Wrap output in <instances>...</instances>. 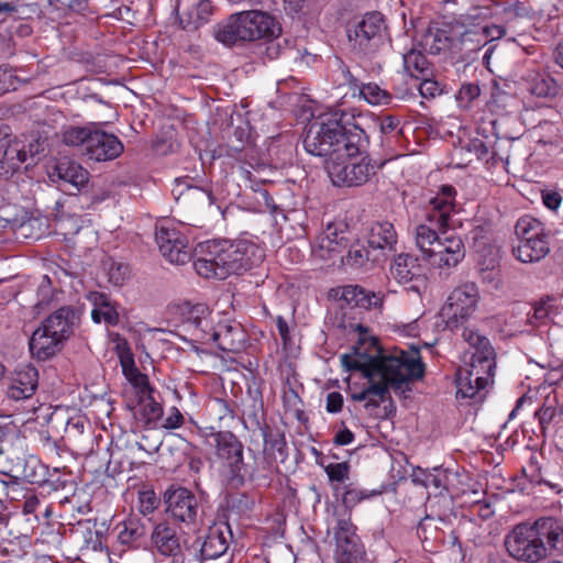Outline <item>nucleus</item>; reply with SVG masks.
Segmentation results:
<instances>
[{"mask_svg": "<svg viewBox=\"0 0 563 563\" xmlns=\"http://www.w3.org/2000/svg\"><path fill=\"white\" fill-rule=\"evenodd\" d=\"M342 363L349 371H357L368 379L369 385L360 393L351 395L354 401L366 400L365 408H378L391 397L389 388L396 393L410 390L411 382L419 380L424 375V364L418 349L410 352L394 349L387 354L378 352L375 356L360 353L342 355Z\"/></svg>", "mask_w": 563, "mask_h": 563, "instance_id": "f257e3e1", "label": "nucleus"}, {"mask_svg": "<svg viewBox=\"0 0 563 563\" xmlns=\"http://www.w3.org/2000/svg\"><path fill=\"white\" fill-rule=\"evenodd\" d=\"M504 544L507 553L522 563H538L548 556L562 555L563 522L554 517L520 522L506 534Z\"/></svg>", "mask_w": 563, "mask_h": 563, "instance_id": "f03ea898", "label": "nucleus"}, {"mask_svg": "<svg viewBox=\"0 0 563 563\" xmlns=\"http://www.w3.org/2000/svg\"><path fill=\"white\" fill-rule=\"evenodd\" d=\"M263 260V250L252 242L208 241L201 247V256L194 262V268L201 277L225 279L260 265Z\"/></svg>", "mask_w": 563, "mask_h": 563, "instance_id": "7ed1b4c3", "label": "nucleus"}, {"mask_svg": "<svg viewBox=\"0 0 563 563\" xmlns=\"http://www.w3.org/2000/svg\"><path fill=\"white\" fill-rule=\"evenodd\" d=\"M282 26L267 12L249 10L231 14L225 21L214 27V37L227 46L255 42L272 41L279 37Z\"/></svg>", "mask_w": 563, "mask_h": 563, "instance_id": "20e7f679", "label": "nucleus"}, {"mask_svg": "<svg viewBox=\"0 0 563 563\" xmlns=\"http://www.w3.org/2000/svg\"><path fill=\"white\" fill-rule=\"evenodd\" d=\"M486 19L487 13L481 8H474L465 14L454 16V40L460 51L466 53L477 52L487 46L483 63L488 66L496 47L492 43L505 36L507 31L503 25L486 23Z\"/></svg>", "mask_w": 563, "mask_h": 563, "instance_id": "39448f33", "label": "nucleus"}, {"mask_svg": "<svg viewBox=\"0 0 563 563\" xmlns=\"http://www.w3.org/2000/svg\"><path fill=\"white\" fill-rule=\"evenodd\" d=\"M214 442L216 455L220 460L228 483L233 487L243 486L247 481L258 477L260 468L257 457L253 454V461L244 459V445L231 431H218L211 433Z\"/></svg>", "mask_w": 563, "mask_h": 563, "instance_id": "423d86ee", "label": "nucleus"}, {"mask_svg": "<svg viewBox=\"0 0 563 563\" xmlns=\"http://www.w3.org/2000/svg\"><path fill=\"white\" fill-rule=\"evenodd\" d=\"M63 142L68 146L80 147L89 159L107 162L119 157L124 150L120 139L98 129L96 123L87 126H67L63 131Z\"/></svg>", "mask_w": 563, "mask_h": 563, "instance_id": "0eeeda50", "label": "nucleus"}, {"mask_svg": "<svg viewBox=\"0 0 563 563\" xmlns=\"http://www.w3.org/2000/svg\"><path fill=\"white\" fill-rule=\"evenodd\" d=\"M232 531L227 522H217L199 534L186 548V555L180 563H205L209 561L231 562L228 553L232 540Z\"/></svg>", "mask_w": 563, "mask_h": 563, "instance_id": "6e6552de", "label": "nucleus"}, {"mask_svg": "<svg viewBox=\"0 0 563 563\" xmlns=\"http://www.w3.org/2000/svg\"><path fill=\"white\" fill-rule=\"evenodd\" d=\"M515 233L519 243L514 247V254L523 263L538 262L550 252V232L544 223L531 217H521L516 225Z\"/></svg>", "mask_w": 563, "mask_h": 563, "instance_id": "1a4fd4ad", "label": "nucleus"}, {"mask_svg": "<svg viewBox=\"0 0 563 563\" xmlns=\"http://www.w3.org/2000/svg\"><path fill=\"white\" fill-rule=\"evenodd\" d=\"M339 113L340 111H335L318 117L308 124L303 137L305 150L311 155L323 157L325 169L327 162L333 159L334 141L341 136Z\"/></svg>", "mask_w": 563, "mask_h": 563, "instance_id": "9d476101", "label": "nucleus"}, {"mask_svg": "<svg viewBox=\"0 0 563 563\" xmlns=\"http://www.w3.org/2000/svg\"><path fill=\"white\" fill-rule=\"evenodd\" d=\"M44 151L40 139L21 140L14 137L0 139V176L10 177L16 173L23 164L25 168L35 164V157Z\"/></svg>", "mask_w": 563, "mask_h": 563, "instance_id": "9b49d317", "label": "nucleus"}, {"mask_svg": "<svg viewBox=\"0 0 563 563\" xmlns=\"http://www.w3.org/2000/svg\"><path fill=\"white\" fill-rule=\"evenodd\" d=\"M339 130L341 136L334 141L333 161L353 158L366 152L369 140L364 129L356 122L355 117L340 111Z\"/></svg>", "mask_w": 563, "mask_h": 563, "instance_id": "f8f14e48", "label": "nucleus"}, {"mask_svg": "<svg viewBox=\"0 0 563 563\" xmlns=\"http://www.w3.org/2000/svg\"><path fill=\"white\" fill-rule=\"evenodd\" d=\"M478 290L475 284L467 283L456 287L443 306L441 314L445 318L446 328L459 330L474 313L477 307Z\"/></svg>", "mask_w": 563, "mask_h": 563, "instance_id": "ddd939ff", "label": "nucleus"}, {"mask_svg": "<svg viewBox=\"0 0 563 563\" xmlns=\"http://www.w3.org/2000/svg\"><path fill=\"white\" fill-rule=\"evenodd\" d=\"M383 165L372 164L368 156L362 157L360 162L330 159L327 162V173L335 186L358 187L366 184Z\"/></svg>", "mask_w": 563, "mask_h": 563, "instance_id": "4468645a", "label": "nucleus"}, {"mask_svg": "<svg viewBox=\"0 0 563 563\" xmlns=\"http://www.w3.org/2000/svg\"><path fill=\"white\" fill-rule=\"evenodd\" d=\"M334 539L335 563H368L365 547L350 519L338 520Z\"/></svg>", "mask_w": 563, "mask_h": 563, "instance_id": "2eb2a0df", "label": "nucleus"}, {"mask_svg": "<svg viewBox=\"0 0 563 563\" xmlns=\"http://www.w3.org/2000/svg\"><path fill=\"white\" fill-rule=\"evenodd\" d=\"M386 24L378 11L366 13L353 31H349V40L365 54L375 53L385 41Z\"/></svg>", "mask_w": 563, "mask_h": 563, "instance_id": "dca6fc26", "label": "nucleus"}, {"mask_svg": "<svg viewBox=\"0 0 563 563\" xmlns=\"http://www.w3.org/2000/svg\"><path fill=\"white\" fill-rule=\"evenodd\" d=\"M462 329V338L468 344V349L463 354V364L478 366L482 373L495 371L496 351L490 340L478 329L470 327Z\"/></svg>", "mask_w": 563, "mask_h": 563, "instance_id": "f3484780", "label": "nucleus"}, {"mask_svg": "<svg viewBox=\"0 0 563 563\" xmlns=\"http://www.w3.org/2000/svg\"><path fill=\"white\" fill-rule=\"evenodd\" d=\"M150 540L153 552L161 556L178 561V559H183L186 555L184 553L186 543L184 532L179 527L167 521L159 522L154 527Z\"/></svg>", "mask_w": 563, "mask_h": 563, "instance_id": "a211bd4d", "label": "nucleus"}, {"mask_svg": "<svg viewBox=\"0 0 563 563\" xmlns=\"http://www.w3.org/2000/svg\"><path fill=\"white\" fill-rule=\"evenodd\" d=\"M155 241L162 255L174 264H185L190 260L187 238L165 222L156 223Z\"/></svg>", "mask_w": 563, "mask_h": 563, "instance_id": "6ab92c4d", "label": "nucleus"}, {"mask_svg": "<svg viewBox=\"0 0 563 563\" xmlns=\"http://www.w3.org/2000/svg\"><path fill=\"white\" fill-rule=\"evenodd\" d=\"M166 512L176 521L196 522L200 509L197 496L186 487H170L164 494Z\"/></svg>", "mask_w": 563, "mask_h": 563, "instance_id": "aec40b11", "label": "nucleus"}, {"mask_svg": "<svg viewBox=\"0 0 563 563\" xmlns=\"http://www.w3.org/2000/svg\"><path fill=\"white\" fill-rule=\"evenodd\" d=\"M495 371H482L473 364L462 365L456 372V397L483 401L485 388L493 378Z\"/></svg>", "mask_w": 563, "mask_h": 563, "instance_id": "412c9836", "label": "nucleus"}, {"mask_svg": "<svg viewBox=\"0 0 563 563\" xmlns=\"http://www.w3.org/2000/svg\"><path fill=\"white\" fill-rule=\"evenodd\" d=\"M49 179L67 195H77L87 188L89 172L76 162L60 161L48 174Z\"/></svg>", "mask_w": 563, "mask_h": 563, "instance_id": "4be33fe9", "label": "nucleus"}, {"mask_svg": "<svg viewBox=\"0 0 563 563\" xmlns=\"http://www.w3.org/2000/svg\"><path fill=\"white\" fill-rule=\"evenodd\" d=\"M366 241L369 252L374 253V262H384L389 254L396 252L397 233L394 224L388 221H376L366 229Z\"/></svg>", "mask_w": 563, "mask_h": 563, "instance_id": "5701e85b", "label": "nucleus"}, {"mask_svg": "<svg viewBox=\"0 0 563 563\" xmlns=\"http://www.w3.org/2000/svg\"><path fill=\"white\" fill-rule=\"evenodd\" d=\"M420 46L430 55H441L455 46L454 18L451 21H432L421 35Z\"/></svg>", "mask_w": 563, "mask_h": 563, "instance_id": "b1692460", "label": "nucleus"}, {"mask_svg": "<svg viewBox=\"0 0 563 563\" xmlns=\"http://www.w3.org/2000/svg\"><path fill=\"white\" fill-rule=\"evenodd\" d=\"M434 246L427 260L433 267L451 269L465 257V246L459 235L442 232L440 242Z\"/></svg>", "mask_w": 563, "mask_h": 563, "instance_id": "393cba45", "label": "nucleus"}, {"mask_svg": "<svg viewBox=\"0 0 563 563\" xmlns=\"http://www.w3.org/2000/svg\"><path fill=\"white\" fill-rule=\"evenodd\" d=\"M257 428L264 441L263 461L258 468L260 471H271L278 461L284 462L287 457L286 439L284 433L273 430L266 422L257 421Z\"/></svg>", "mask_w": 563, "mask_h": 563, "instance_id": "a878e982", "label": "nucleus"}, {"mask_svg": "<svg viewBox=\"0 0 563 563\" xmlns=\"http://www.w3.org/2000/svg\"><path fill=\"white\" fill-rule=\"evenodd\" d=\"M176 12L181 29L192 32L209 21L212 4L210 0H177Z\"/></svg>", "mask_w": 563, "mask_h": 563, "instance_id": "bb28decb", "label": "nucleus"}, {"mask_svg": "<svg viewBox=\"0 0 563 563\" xmlns=\"http://www.w3.org/2000/svg\"><path fill=\"white\" fill-rule=\"evenodd\" d=\"M81 312L74 306H63L43 320L42 327L62 341H67L80 323Z\"/></svg>", "mask_w": 563, "mask_h": 563, "instance_id": "cd10ccee", "label": "nucleus"}, {"mask_svg": "<svg viewBox=\"0 0 563 563\" xmlns=\"http://www.w3.org/2000/svg\"><path fill=\"white\" fill-rule=\"evenodd\" d=\"M187 177L176 178L173 195L183 209L199 210L210 207L213 202L211 191L187 184Z\"/></svg>", "mask_w": 563, "mask_h": 563, "instance_id": "c85d7f7f", "label": "nucleus"}, {"mask_svg": "<svg viewBox=\"0 0 563 563\" xmlns=\"http://www.w3.org/2000/svg\"><path fill=\"white\" fill-rule=\"evenodd\" d=\"M38 373L32 365L15 368L10 378L7 396L13 400L31 398L37 389Z\"/></svg>", "mask_w": 563, "mask_h": 563, "instance_id": "c756f323", "label": "nucleus"}, {"mask_svg": "<svg viewBox=\"0 0 563 563\" xmlns=\"http://www.w3.org/2000/svg\"><path fill=\"white\" fill-rule=\"evenodd\" d=\"M86 298L93 306L91 319L95 323L103 321L109 327H117L120 323L118 303L112 301L108 294L95 290L89 291Z\"/></svg>", "mask_w": 563, "mask_h": 563, "instance_id": "7c9ffc66", "label": "nucleus"}, {"mask_svg": "<svg viewBox=\"0 0 563 563\" xmlns=\"http://www.w3.org/2000/svg\"><path fill=\"white\" fill-rule=\"evenodd\" d=\"M455 189L453 186L444 185L441 187V195L434 197L430 203L431 210L427 213V221L434 223L439 229L450 227L451 212L453 211V200Z\"/></svg>", "mask_w": 563, "mask_h": 563, "instance_id": "2f4dec72", "label": "nucleus"}, {"mask_svg": "<svg viewBox=\"0 0 563 563\" xmlns=\"http://www.w3.org/2000/svg\"><path fill=\"white\" fill-rule=\"evenodd\" d=\"M210 338L224 352L239 353L246 346V333L241 324H220Z\"/></svg>", "mask_w": 563, "mask_h": 563, "instance_id": "473e14b6", "label": "nucleus"}, {"mask_svg": "<svg viewBox=\"0 0 563 563\" xmlns=\"http://www.w3.org/2000/svg\"><path fill=\"white\" fill-rule=\"evenodd\" d=\"M340 299L352 308L371 310L383 306L384 296L380 292L367 290L360 285H346L341 288Z\"/></svg>", "mask_w": 563, "mask_h": 563, "instance_id": "72a5a7b5", "label": "nucleus"}, {"mask_svg": "<svg viewBox=\"0 0 563 563\" xmlns=\"http://www.w3.org/2000/svg\"><path fill=\"white\" fill-rule=\"evenodd\" d=\"M556 299L552 296H542L539 300H536L531 306V311L527 313L525 320V328L520 330L521 333H532L541 325H547L551 316L555 313Z\"/></svg>", "mask_w": 563, "mask_h": 563, "instance_id": "f704fd0d", "label": "nucleus"}, {"mask_svg": "<svg viewBox=\"0 0 563 563\" xmlns=\"http://www.w3.org/2000/svg\"><path fill=\"white\" fill-rule=\"evenodd\" d=\"M63 344L64 341L47 332L42 325L33 332L29 343L33 356L41 361L54 356L62 349Z\"/></svg>", "mask_w": 563, "mask_h": 563, "instance_id": "c9c22d12", "label": "nucleus"}, {"mask_svg": "<svg viewBox=\"0 0 563 563\" xmlns=\"http://www.w3.org/2000/svg\"><path fill=\"white\" fill-rule=\"evenodd\" d=\"M536 418L544 435L551 437L555 445L563 450V423L556 408L542 406L536 411Z\"/></svg>", "mask_w": 563, "mask_h": 563, "instance_id": "e433bc0d", "label": "nucleus"}, {"mask_svg": "<svg viewBox=\"0 0 563 563\" xmlns=\"http://www.w3.org/2000/svg\"><path fill=\"white\" fill-rule=\"evenodd\" d=\"M499 252L496 247L484 246L478 253L477 271L484 283L496 287L499 277Z\"/></svg>", "mask_w": 563, "mask_h": 563, "instance_id": "4c0bfd02", "label": "nucleus"}, {"mask_svg": "<svg viewBox=\"0 0 563 563\" xmlns=\"http://www.w3.org/2000/svg\"><path fill=\"white\" fill-rule=\"evenodd\" d=\"M404 68L413 78H424L433 75V65L422 52L411 48L404 54Z\"/></svg>", "mask_w": 563, "mask_h": 563, "instance_id": "58836bf2", "label": "nucleus"}, {"mask_svg": "<svg viewBox=\"0 0 563 563\" xmlns=\"http://www.w3.org/2000/svg\"><path fill=\"white\" fill-rule=\"evenodd\" d=\"M529 91L538 98L553 99L561 92V85L549 73H537L529 86Z\"/></svg>", "mask_w": 563, "mask_h": 563, "instance_id": "ea45409f", "label": "nucleus"}, {"mask_svg": "<svg viewBox=\"0 0 563 563\" xmlns=\"http://www.w3.org/2000/svg\"><path fill=\"white\" fill-rule=\"evenodd\" d=\"M437 230L440 229L431 222L428 224H419L416 228V244L424 260L429 258L431 251L435 249V243H439L442 238V233L439 234Z\"/></svg>", "mask_w": 563, "mask_h": 563, "instance_id": "a19ab883", "label": "nucleus"}, {"mask_svg": "<svg viewBox=\"0 0 563 563\" xmlns=\"http://www.w3.org/2000/svg\"><path fill=\"white\" fill-rule=\"evenodd\" d=\"M418 258L410 254H399L391 266V274L400 283H409L419 275Z\"/></svg>", "mask_w": 563, "mask_h": 563, "instance_id": "79ce46f5", "label": "nucleus"}, {"mask_svg": "<svg viewBox=\"0 0 563 563\" xmlns=\"http://www.w3.org/2000/svg\"><path fill=\"white\" fill-rule=\"evenodd\" d=\"M121 544L134 545L145 536V526L140 518H129L117 526Z\"/></svg>", "mask_w": 563, "mask_h": 563, "instance_id": "37998d69", "label": "nucleus"}, {"mask_svg": "<svg viewBox=\"0 0 563 563\" xmlns=\"http://www.w3.org/2000/svg\"><path fill=\"white\" fill-rule=\"evenodd\" d=\"M374 262V253L369 252V247H365L360 242L353 243L346 255L342 257L343 265L351 267H362L367 262Z\"/></svg>", "mask_w": 563, "mask_h": 563, "instance_id": "c03bdc74", "label": "nucleus"}, {"mask_svg": "<svg viewBox=\"0 0 563 563\" xmlns=\"http://www.w3.org/2000/svg\"><path fill=\"white\" fill-rule=\"evenodd\" d=\"M379 490H366L362 488L354 487L352 484H349L344 487V493L342 496V503L346 508H353L361 501L379 495Z\"/></svg>", "mask_w": 563, "mask_h": 563, "instance_id": "a18cd8bd", "label": "nucleus"}, {"mask_svg": "<svg viewBox=\"0 0 563 563\" xmlns=\"http://www.w3.org/2000/svg\"><path fill=\"white\" fill-rule=\"evenodd\" d=\"M360 95L372 104H387L391 99V96L386 90H383L374 82L361 84Z\"/></svg>", "mask_w": 563, "mask_h": 563, "instance_id": "49530a36", "label": "nucleus"}, {"mask_svg": "<svg viewBox=\"0 0 563 563\" xmlns=\"http://www.w3.org/2000/svg\"><path fill=\"white\" fill-rule=\"evenodd\" d=\"M141 412L146 423L156 422L163 415V407L157 402L153 394L140 398Z\"/></svg>", "mask_w": 563, "mask_h": 563, "instance_id": "de8ad7c7", "label": "nucleus"}, {"mask_svg": "<svg viewBox=\"0 0 563 563\" xmlns=\"http://www.w3.org/2000/svg\"><path fill=\"white\" fill-rule=\"evenodd\" d=\"M19 478V484L21 481H25L30 484H41L43 478V465L35 457H30L24 461V467L21 476H16Z\"/></svg>", "mask_w": 563, "mask_h": 563, "instance_id": "09e8293b", "label": "nucleus"}, {"mask_svg": "<svg viewBox=\"0 0 563 563\" xmlns=\"http://www.w3.org/2000/svg\"><path fill=\"white\" fill-rule=\"evenodd\" d=\"M210 316L209 308L206 305H196L194 306L188 316V322H190L197 330H200L203 335L202 340L206 339L207 328L210 327V322L208 321V317Z\"/></svg>", "mask_w": 563, "mask_h": 563, "instance_id": "8fccbe9b", "label": "nucleus"}, {"mask_svg": "<svg viewBox=\"0 0 563 563\" xmlns=\"http://www.w3.org/2000/svg\"><path fill=\"white\" fill-rule=\"evenodd\" d=\"M108 279L114 286H122L130 278V268L126 264L118 263L112 260L107 262Z\"/></svg>", "mask_w": 563, "mask_h": 563, "instance_id": "3c124183", "label": "nucleus"}, {"mask_svg": "<svg viewBox=\"0 0 563 563\" xmlns=\"http://www.w3.org/2000/svg\"><path fill=\"white\" fill-rule=\"evenodd\" d=\"M481 95V88L476 84H463L457 92V101L463 108H468L471 103Z\"/></svg>", "mask_w": 563, "mask_h": 563, "instance_id": "603ef678", "label": "nucleus"}, {"mask_svg": "<svg viewBox=\"0 0 563 563\" xmlns=\"http://www.w3.org/2000/svg\"><path fill=\"white\" fill-rule=\"evenodd\" d=\"M330 482L342 483L349 477L350 466L347 463H331L324 467Z\"/></svg>", "mask_w": 563, "mask_h": 563, "instance_id": "864d4df0", "label": "nucleus"}, {"mask_svg": "<svg viewBox=\"0 0 563 563\" xmlns=\"http://www.w3.org/2000/svg\"><path fill=\"white\" fill-rule=\"evenodd\" d=\"M420 79L421 82L419 85V92L421 97L426 99H431L442 92L440 85L438 84V81L431 79V76H426L424 78Z\"/></svg>", "mask_w": 563, "mask_h": 563, "instance_id": "5fc2aeb1", "label": "nucleus"}, {"mask_svg": "<svg viewBox=\"0 0 563 563\" xmlns=\"http://www.w3.org/2000/svg\"><path fill=\"white\" fill-rule=\"evenodd\" d=\"M18 88V79L13 75L12 70L0 67V96L15 90Z\"/></svg>", "mask_w": 563, "mask_h": 563, "instance_id": "6e6d98bb", "label": "nucleus"}, {"mask_svg": "<svg viewBox=\"0 0 563 563\" xmlns=\"http://www.w3.org/2000/svg\"><path fill=\"white\" fill-rule=\"evenodd\" d=\"M231 505L240 512H246L254 508L255 500L249 494L240 493L232 497Z\"/></svg>", "mask_w": 563, "mask_h": 563, "instance_id": "4d7b16f0", "label": "nucleus"}, {"mask_svg": "<svg viewBox=\"0 0 563 563\" xmlns=\"http://www.w3.org/2000/svg\"><path fill=\"white\" fill-rule=\"evenodd\" d=\"M140 395V398L150 394H154V388L150 385L147 375L137 373L134 378L130 380Z\"/></svg>", "mask_w": 563, "mask_h": 563, "instance_id": "13d9d810", "label": "nucleus"}, {"mask_svg": "<svg viewBox=\"0 0 563 563\" xmlns=\"http://www.w3.org/2000/svg\"><path fill=\"white\" fill-rule=\"evenodd\" d=\"M141 511L144 515L152 514L157 508V498L154 492H143L140 495Z\"/></svg>", "mask_w": 563, "mask_h": 563, "instance_id": "bf43d9fd", "label": "nucleus"}, {"mask_svg": "<svg viewBox=\"0 0 563 563\" xmlns=\"http://www.w3.org/2000/svg\"><path fill=\"white\" fill-rule=\"evenodd\" d=\"M399 124H400V119L398 117L390 115V114L384 115L380 118V121H379V131L383 134L388 135V134L396 132L399 128Z\"/></svg>", "mask_w": 563, "mask_h": 563, "instance_id": "052dcab7", "label": "nucleus"}, {"mask_svg": "<svg viewBox=\"0 0 563 563\" xmlns=\"http://www.w3.org/2000/svg\"><path fill=\"white\" fill-rule=\"evenodd\" d=\"M542 201L547 208L550 210H556L561 202H562V196L558 191L553 190H543L542 191Z\"/></svg>", "mask_w": 563, "mask_h": 563, "instance_id": "680f3d73", "label": "nucleus"}, {"mask_svg": "<svg viewBox=\"0 0 563 563\" xmlns=\"http://www.w3.org/2000/svg\"><path fill=\"white\" fill-rule=\"evenodd\" d=\"M343 407V397L338 391L329 393L327 396V411L331 413H336L342 410Z\"/></svg>", "mask_w": 563, "mask_h": 563, "instance_id": "e2e57ef3", "label": "nucleus"}, {"mask_svg": "<svg viewBox=\"0 0 563 563\" xmlns=\"http://www.w3.org/2000/svg\"><path fill=\"white\" fill-rule=\"evenodd\" d=\"M183 423H184V416L176 407H173L170 410V413L165 419L163 427L165 429H177V428L181 427Z\"/></svg>", "mask_w": 563, "mask_h": 563, "instance_id": "0e129e2a", "label": "nucleus"}, {"mask_svg": "<svg viewBox=\"0 0 563 563\" xmlns=\"http://www.w3.org/2000/svg\"><path fill=\"white\" fill-rule=\"evenodd\" d=\"M283 3L286 13L294 15L303 11L308 4V0H283Z\"/></svg>", "mask_w": 563, "mask_h": 563, "instance_id": "69168bd1", "label": "nucleus"}, {"mask_svg": "<svg viewBox=\"0 0 563 563\" xmlns=\"http://www.w3.org/2000/svg\"><path fill=\"white\" fill-rule=\"evenodd\" d=\"M18 485L19 478L15 475L0 473V495L8 496V488Z\"/></svg>", "mask_w": 563, "mask_h": 563, "instance_id": "338daca9", "label": "nucleus"}, {"mask_svg": "<svg viewBox=\"0 0 563 563\" xmlns=\"http://www.w3.org/2000/svg\"><path fill=\"white\" fill-rule=\"evenodd\" d=\"M354 441V433L349 430L347 428H344L336 432L334 435L333 442L336 445H347Z\"/></svg>", "mask_w": 563, "mask_h": 563, "instance_id": "774afa93", "label": "nucleus"}]
</instances>
